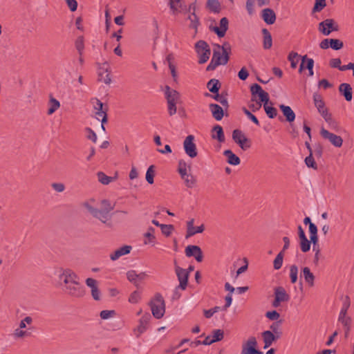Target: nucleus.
<instances>
[{"label":"nucleus","mask_w":354,"mask_h":354,"mask_svg":"<svg viewBox=\"0 0 354 354\" xmlns=\"http://www.w3.org/2000/svg\"><path fill=\"white\" fill-rule=\"evenodd\" d=\"M301 276L304 279L305 282L309 287L314 286L315 277L308 267H304L301 269Z\"/></svg>","instance_id":"obj_27"},{"label":"nucleus","mask_w":354,"mask_h":354,"mask_svg":"<svg viewBox=\"0 0 354 354\" xmlns=\"http://www.w3.org/2000/svg\"><path fill=\"white\" fill-rule=\"evenodd\" d=\"M231 53L232 46L228 41L223 42L222 45L214 44L212 58L207 71H213L218 66L227 64Z\"/></svg>","instance_id":"obj_2"},{"label":"nucleus","mask_w":354,"mask_h":354,"mask_svg":"<svg viewBox=\"0 0 354 354\" xmlns=\"http://www.w3.org/2000/svg\"><path fill=\"white\" fill-rule=\"evenodd\" d=\"M32 322V317L27 316L20 321L19 326L14 330L12 336L15 339H24L30 335L27 326Z\"/></svg>","instance_id":"obj_8"},{"label":"nucleus","mask_w":354,"mask_h":354,"mask_svg":"<svg viewBox=\"0 0 354 354\" xmlns=\"http://www.w3.org/2000/svg\"><path fill=\"white\" fill-rule=\"evenodd\" d=\"M98 181L102 185H109L110 183L115 180V178H111L106 176L104 172L99 171L97 174Z\"/></svg>","instance_id":"obj_38"},{"label":"nucleus","mask_w":354,"mask_h":354,"mask_svg":"<svg viewBox=\"0 0 354 354\" xmlns=\"http://www.w3.org/2000/svg\"><path fill=\"white\" fill-rule=\"evenodd\" d=\"M154 229L149 227L147 231L144 234V244L152 245L155 244L156 236L154 235Z\"/></svg>","instance_id":"obj_36"},{"label":"nucleus","mask_w":354,"mask_h":354,"mask_svg":"<svg viewBox=\"0 0 354 354\" xmlns=\"http://www.w3.org/2000/svg\"><path fill=\"white\" fill-rule=\"evenodd\" d=\"M262 18L268 24H273L276 21V15L270 8H265L262 10Z\"/></svg>","instance_id":"obj_29"},{"label":"nucleus","mask_w":354,"mask_h":354,"mask_svg":"<svg viewBox=\"0 0 354 354\" xmlns=\"http://www.w3.org/2000/svg\"><path fill=\"white\" fill-rule=\"evenodd\" d=\"M301 250L304 252L309 251L310 248V242L306 238L305 239L301 240Z\"/></svg>","instance_id":"obj_57"},{"label":"nucleus","mask_w":354,"mask_h":354,"mask_svg":"<svg viewBox=\"0 0 354 354\" xmlns=\"http://www.w3.org/2000/svg\"><path fill=\"white\" fill-rule=\"evenodd\" d=\"M330 47L334 50H339L343 47V42L337 39H330Z\"/></svg>","instance_id":"obj_53"},{"label":"nucleus","mask_w":354,"mask_h":354,"mask_svg":"<svg viewBox=\"0 0 354 354\" xmlns=\"http://www.w3.org/2000/svg\"><path fill=\"white\" fill-rule=\"evenodd\" d=\"M178 173L187 188L192 189L196 187L197 184L196 177L188 171L187 165L185 162H179Z\"/></svg>","instance_id":"obj_5"},{"label":"nucleus","mask_w":354,"mask_h":354,"mask_svg":"<svg viewBox=\"0 0 354 354\" xmlns=\"http://www.w3.org/2000/svg\"><path fill=\"white\" fill-rule=\"evenodd\" d=\"M165 95L167 102L179 103L180 102V94L175 89L171 88L169 86H165Z\"/></svg>","instance_id":"obj_26"},{"label":"nucleus","mask_w":354,"mask_h":354,"mask_svg":"<svg viewBox=\"0 0 354 354\" xmlns=\"http://www.w3.org/2000/svg\"><path fill=\"white\" fill-rule=\"evenodd\" d=\"M131 250L132 247L131 245H123L120 248H117L110 254V259L113 261H115L122 257L129 254Z\"/></svg>","instance_id":"obj_22"},{"label":"nucleus","mask_w":354,"mask_h":354,"mask_svg":"<svg viewBox=\"0 0 354 354\" xmlns=\"http://www.w3.org/2000/svg\"><path fill=\"white\" fill-rule=\"evenodd\" d=\"M266 316L270 320H277L280 317L279 313L276 310L267 312Z\"/></svg>","instance_id":"obj_60"},{"label":"nucleus","mask_w":354,"mask_h":354,"mask_svg":"<svg viewBox=\"0 0 354 354\" xmlns=\"http://www.w3.org/2000/svg\"><path fill=\"white\" fill-rule=\"evenodd\" d=\"M326 6V0H316L313 11L314 12H319Z\"/></svg>","instance_id":"obj_55"},{"label":"nucleus","mask_w":354,"mask_h":354,"mask_svg":"<svg viewBox=\"0 0 354 354\" xmlns=\"http://www.w3.org/2000/svg\"><path fill=\"white\" fill-rule=\"evenodd\" d=\"M262 338L264 343L263 348H267L276 341V337L274 333L270 330H266L261 333Z\"/></svg>","instance_id":"obj_30"},{"label":"nucleus","mask_w":354,"mask_h":354,"mask_svg":"<svg viewBox=\"0 0 354 354\" xmlns=\"http://www.w3.org/2000/svg\"><path fill=\"white\" fill-rule=\"evenodd\" d=\"M243 111L244 113L248 117V118H250L254 124H256L257 125L259 124V122L254 115H253L250 111H249L245 108H243Z\"/></svg>","instance_id":"obj_59"},{"label":"nucleus","mask_w":354,"mask_h":354,"mask_svg":"<svg viewBox=\"0 0 354 354\" xmlns=\"http://www.w3.org/2000/svg\"><path fill=\"white\" fill-rule=\"evenodd\" d=\"M48 106L49 108L47 112L48 115H52L60 107V103L57 100L50 96L49 99Z\"/></svg>","instance_id":"obj_37"},{"label":"nucleus","mask_w":354,"mask_h":354,"mask_svg":"<svg viewBox=\"0 0 354 354\" xmlns=\"http://www.w3.org/2000/svg\"><path fill=\"white\" fill-rule=\"evenodd\" d=\"M141 299V293L138 291H133L129 297V301L131 304H138Z\"/></svg>","instance_id":"obj_49"},{"label":"nucleus","mask_w":354,"mask_h":354,"mask_svg":"<svg viewBox=\"0 0 354 354\" xmlns=\"http://www.w3.org/2000/svg\"><path fill=\"white\" fill-rule=\"evenodd\" d=\"M211 136L212 139L217 140L220 142L225 141L223 130L220 125H216L213 127Z\"/></svg>","instance_id":"obj_31"},{"label":"nucleus","mask_w":354,"mask_h":354,"mask_svg":"<svg viewBox=\"0 0 354 354\" xmlns=\"http://www.w3.org/2000/svg\"><path fill=\"white\" fill-rule=\"evenodd\" d=\"M288 60L292 68H295L299 62V55L297 53L291 52L288 55Z\"/></svg>","instance_id":"obj_50"},{"label":"nucleus","mask_w":354,"mask_h":354,"mask_svg":"<svg viewBox=\"0 0 354 354\" xmlns=\"http://www.w3.org/2000/svg\"><path fill=\"white\" fill-rule=\"evenodd\" d=\"M263 108H264V110H265L267 115L270 118H274L277 116V109L274 107L269 105L268 103L263 104Z\"/></svg>","instance_id":"obj_45"},{"label":"nucleus","mask_w":354,"mask_h":354,"mask_svg":"<svg viewBox=\"0 0 354 354\" xmlns=\"http://www.w3.org/2000/svg\"><path fill=\"white\" fill-rule=\"evenodd\" d=\"M86 284L90 288L91 291L97 288V281L93 278H87L86 279Z\"/></svg>","instance_id":"obj_58"},{"label":"nucleus","mask_w":354,"mask_h":354,"mask_svg":"<svg viewBox=\"0 0 354 354\" xmlns=\"http://www.w3.org/2000/svg\"><path fill=\"white\" fill-rule=\"evenodd\" d=\"M149 305L153 316L156 319L162 318L165 313V303L160 294L157 293L149 301Z\"/></svg>","instance_id":"obj_4"},{"label":"nucleus","mask_w":354,"mask_h":354,"mask_svg":"<svg viewBox=\"0 0 354 354\" xmlns=\"http://www.w3.org/2000/svg\"><path fill=\"white\" fill-rule=\"evenodd\" d=\"M99 80L109 85L112 82L111 69L108 62H104L98 66Z\"/></svg>","instance_id":"obj_13"},{"label":"nucleus","mask_w":354,"mask_h":354,"mask_svg":"<svg viewBox=\"0 0 354 354\" xmlns=\"http://www.w3.org/2000/svg\"><path fill=\"white\" fill-rule=\"evenodd\" d=\"M93 104L95 118L98 120H101L102 123H106L107 122L106 109L103 108V103L99 100L95 99L93 101Z\"/></svg>","instance_id":"obj_18"},{"label":"nucleus","mask_w":354,"mask_h":354,"mask_svg":"<svg viewBox=\"0 0 354 354\" xmlns=\"http://www.w3.org/2000/svg\"><path fill=\"white\" fill-rule=\"evenodd\" d=\"M232 139L243 150H246L250 147L249 139L239 129L233 131Z\"/></svg>","instance_id":"obj_15"},{"label":"nucleus","mask_w":354,"mask_h":354,"mask_svg":"<svg viewBox=\"0 0 354 354\" xmlns=\"http://www.w3.org/2000/svg\"><path fill=\"white\" fill-rule=\"evenodd\" d=\"M194 137L192 135L187 136L183 142V147L186 154L191 158L197 156L196 145L194 142Z\"/></svg>","instance_id":"obj_17"},{"label":"nucleus","mask_w":354,"mask_h":354,"mask_svg":"<svg viewBox=\"0 0 354 354\" xmlns=\"http://www.w3.org/2000/svg\"><path fill=\"white\" fill-rule=\"evenodd\" d=\"M149 277V274L146 271L138 272L136 270H131L127 272V279L136 287H138L140 283L146 280Z\"/></svg>","instance_id":"obj_12"},{"label":"nucleus","mask_w":354,"mask_h":354,"mask_svg":"<svg viewBox=\"0 0 354 354\" xmlns=\"http://www.w3.org/2000/svg\"><path fill=\"white\" fill-rule=\"evenodd\" d=\"M229 21L226 17H223L219 23V26L210 27L218 37H223L228 29Z\"/></svg>","instance_id":"obj_24"},{"label":"nucleus","mask_w":354,"mask_h":354,"mask_svg":"<svg viewBox=\"0 0 354 354\" xmlns=\"http://www.w3.org/2000/svg\"><path fill=\"white\" fill-rule=\"evenodd\" d=\"M207 6L215 13H218L221 10V3L218 0H207Z\"/></svg>","instance_id":"obj_41"},{"label":"nucleus","mask_w":354,"mask_h":354,"mask_svg":"<svg viewBox=\"0 0 354 354\" xmlns=\"http://www.w3.org/2000/svg\"><path fill=\"white\" fill-rule=\"evenodd\" d=\"M339 92L344 96L346 100L351 101L352 100V88L347 83H342L339 87Z\"/></svg>","instance_id":"obj_34"},{"label":"nucleus","mask_w":354,"mask_h":354,"mask_svg":"<svg viewBox=\"0 0 354 354\" xmlns=\"http://www.w3.org/2000/svg\"><path fill=\"white\" fill-rule=\"evenodd\" d=\"M254 0H247L246 1V9L250 15H252L254 13Z\"/></svg>","instance_id":"obj_64"},{"label":"nucleus","mask_w":354,"mask_h":354,"mask_svg":"<svg viewBox=\"0 0 354 354\" xmlns=\"http://www.w3.org/2000/svg\"><path fill=\"white\" fill-rule=\"evenodd\" d=\"M283 254L280 252L273 261V266L275 270H279L281 268L283 264Z\"/></svg>","instance_id":"obj_47"},{"label":"nucleus","mask_w":354,"mask_h":354,"mask_svg":"<svg viewBox=\"0 0 354 354\" xmlns=\"http://www.w3.org/2000/svg\"><path fill=\"white\" fill-rule=\"evenodd\" d=\"M82 206L91 216L105 224L110 221L111 218L110 212L114 208L113 205L106 199L100 201L97 208V202L93 198L84 201Z\"/></svg>","instance_id":"obj_1"},{"label":"nucleus","mask_w":354,"mask_h":354,"mask_svg":"<svg viewBox=\"0 0 354 354\" xmlns=\"http://www.w3.org/2000/svg\"><path fill=\"white\" fill-rule=\"evenodd\" d=\"M250 91L252 93V101H256V96L259 97V101L257 102L263 103V104L269 102V95L267 92L263 91L261 86L257 84H254L250 87Z\"/></svg>","instance_id":"obj_11"},{"label":"nucleus","mask_w":354,"mask_h":354,"mask_svg":"<svg viewBox=\"0 0 354 354\" xmlns=\"http://www.w3.org/2000/svg\"><path fill=\"white\" fill-rule=\"evenodd\" d=\"M263 47L266 49H269L272 47V40L270 33L267 29L263 30Z\"/></svg>","instance_id":"obj_39"},{"label":"nucleus","mask_w":354,"mask_h":354,"mask_svg":"<svg viewBox=\"0 0 354 354\" xmlns=\"http://www.w3.org/2000/svg\"><path fill=\"white\" fill-rule=\"evenodd\" d=\"M313 101L315 107L317 109L318 112L320 113V115L323 117L324 119L330 115V113L328 112V109L326 107L325 103L322 100L321 95L318 94H314Z\"/></svg>","instance_id":"obj_21"},{"label":"nucleus","mask_w":354,"mask_h":354,"mask_svg":"<svg viewBox=\"0 0 354 354\" xmlns=\"http://www.w3.org/2000/svg\"><path fill=\"white\" fill-rule=\"evenodd\" d=\"M209 109L212 116L216 120L219 121L223 118L224 115L223 109L219 105L216 104H210Z\"/></svg>","instance_id":"obj_32"},{"label":"nucleus","mask_w":354,"mask_h":354,"mask_svg":"<svg viewBox=\"0 0 354 354\" xmlns=\"http://www.w3.org/2000/svg\"><path fill=\"white\" fill-rule=\"evenodd\" d=\"M54 274L57 276L58 285L62 290L75 279H78V276L68 268H57L54 270Z\"/></svg>","instance_id":"obj_3"},{"label":"nucleus","mask_w":354,"mask_h":354,"mask_svg":"<svg viewBox=\"0 0 354 354\" xmlns=\"http://www.w3.org/2000/svg\"><path fill=\"white\" fill-rule=\"evenodd\" d=\"M207 86L210 92L217 93L220 88L219 82L216 79H212L208 82Z\"/></svg>","instance_id":"obj_42"},{"label":"nucleus","mask_w":354,"mask_h":354,"mask_svg":"<svg viewBox=\"0 0 354 354\" xmlns=\"http://www.w3.org/2000/svg\"><path fill=\"white\" fill-rule=\"evenodd\" d=\"M289 300V295L283 287H277L274 289V300L272 302V306L279 307L282 302Z\"/></svg>","instance_id":"obj_19"},{"label":"nucleus","mask_w":354,"mask_h":354,"mask_svg":"<svg viewBox=\"0 0 354 354\" xmlns=\"http://www.w3.org/2000/svg\"><path fill=\"white\" fill-rule=\"evenodd\" d=\"M151 319L149 313H144L138 321V326L134 328L133 332L137 337H139L148 328L149 324Z\"/></svg>","instance_id":"obj_14"},{"label":"nucleus","mask_w":354,"mask_h":354,"mask_svg":"<svg viewBox=\"0 0 354 354\" xmlns=\"http://www.w3.org/2000/svg\"><path fill=\"white\" fill-rule=\"evenodd\" d=\"M169 6L173 15L180 13L183 10L182 0H169Z\"/></svg>","instance_id":"obj_33"},{"label":"nucleus","mask_w":354,"mask_h":354,"mask_svg":"<svg viewBox=\"0 0 354 354\" xmlns=\"http://www.w3.org/2000/svg\"><path fill=\"white\" fill-rule=\"evenodd\" d=\"M51 186L53 189L57 192H62L65 189V185L62 183H54Z\"/></svg>","instance_id":"obj_62"},{"label":"nucleus","mask_w":354,"mask_h":354,"mask_svg":"<svg viewBox=\"0 0 354 354\" xmlns=\"http://www.w3.org/2000/svg\"><path fill=\"white\" fill-rule=\"evenodd\" d=\"M290 278L292 283H295L298 279V267L292 265L290 267Z\"/></svg>","instance_id":"obj_44"},{"label":"nucleus","mask_w":354,"mask_h":354,"mask_svg":"<svg viewBox=\"0 0 354 354\" xmlns=\"http://www.w3.org/2000/svg\"><path fill=\"white\" fill-rule=\"evenodd\" d=\"M75 48L79 55H82L84 49V39L83 36H79L75 42Z\"/></svg>","instance_id":"obj_43"},{"label":"nucleus","mask_w":354,"mask_h":354,"mask_svg":"<svg viewBox=\"0 0 354 354\" xmlns=\"http://www.w3.org/2000/svg\"><path fill=\"white\" fill-rule=\"evenodd\" d=\"M176 104L177 103L167 102L168 113L169 115H174L176 114L177 111Z\"/></svg>","instance_id":"obj_63"},{"label":"nucleus","mask_w":354,"mask_h":354,"mask_svg":"<svg viewBox=\"0 0 354 354\" xmlns=\"http://www.w3.org/2000/svg\"><path fill=\"white\" fill-rule=\"evenodd\" d=\"M346 308L345 309L342 310L340 315H339V320L342 322V324L344 326L348 328V326L351 322V319L349 317L346 316Z\"/></svg>","instance_id":"obj_48"},{"label":"nucleus","mask_w":354,"mask_h":354,"mask_svg":"<svg viewBox=\"0 0 354 354\" xmlns=\"http://www.w3.org/2000/svg\"><path fill=\"white\" fill-rule=\"evenodd\" d=\"M279 109L281 111L283 116L286 118V120L291 124L295 120L296 115L293 110L291 109L290 106L285 105V104H280Z\"/></svg>","instance_id":"obj_28"},{"label":"nucleus","mask_w":354,"mask_h":354,"mask_svg":"<svg viewBox=\"0 0 354 354\" xmlns=\"http://www.w3.org/2000/svg\"><path fill=\"white\" fill-rule=\"evenodd\" d=\"M195 48L199 57L198 63H205L209 59L211 54L208 44L205 41L201 40L196 44Z\"/></svg>","instance_id":"obj_9"},{"label":"nucleus","mask_w":354,"mask_h":354,"mask_svg":"<svg viewBox=\"0 0 354 354\" xmlns=\"http://www.w3.org/2000/svg\"><path fill=\"white\" fill-rule=\"evenodd\" d=\"M155 176V171H154V166L151 165L146 172V180L149 184L153 183V177Z\"/></svg>","instance_id":"obj_51"},{"label":"nucleus","mask_w":354,"mask_h":354,"mask_svg":"<svg viewBox=\"0 0 354 354\" xmlns=\"http://www.w3.org/2000/svg\"><path fill=\"white\" fill-rule=\"evenodd\" d=\"M305 163L308 167H312L315 169L317 168V164L313 157V152H310L309 156L305 158Z\"/></svg>","instance_id":"obj_54"},{"label":"nucleus","mask_w":354,"mask_h":354,"mask_svg":"<svg viewBox=\"0 0 354 354\" xmlns=\"http://www.w3.org/2000/svg\"><path fill=\"white\" fill-rule=\"evenodd\" d=\"M63 291L69 296L75 298H81L86 295V290L78 281V279H75L66 287H64Z\"/></svg>","instance_id":"obj_6"},{"label":"nucleus","mask_w":354,"mask_h":354,"mask_svg":"<svg viewBox=\"0 0 354 354\" xmlns=\"http://www.w3.org/2000/svg\"><path fill=\"white\" fill-rule=\"evenodd\" d=\"M175 272L179 281V287L182 290H185L187 285L189 271L176 265Z\"/></svg>","instance_id":"obj_20"},{"label":"nucleus","mask_w":354,"mask_h":354,"mask_svg":"<svg viewBox=\"0 0 354 354\" xmlns=\"http://www.w3.org/2000/svg\"><path fill=\"white\" fill-rule=\"evenodd\" d=\"M319 31L325 36L339 30V25L333 19H326L318 25Z\"/></svg>","instance_id":"obj_10"},{"label":"nucleus","mask_w":354,"mask_h":354,"mask_svg":"<svg viewBox=\"0 0 354 354\" xmlns=\"http://www.w3.org/2000/svg\"><path fill=\"white\" fill-rule=\"evenodd\" d=\"M160 228L162 230V232L166 236H169L173 230V226L171 225H161Z\"/></svg>","instance_id":"obj_61"},{"label":"nucleus","mask_w":354,"mask_h":354,"mask_svg":"<svg viewBox=\"0 0 354 354\" xmlns=\"http://www.w3.org/2000/svg\"><path fill=\"white\" fill-rule=\"evenodd\" d=\"M324 120L328 124V127L332 130L337 131L339 129V127L338 122L333 118L331 114L326 117V118H324Z\"/></svg>","instance_id":"obj_46"},{"label":"nucleus","mask_w":354,"mask_h":354,"mask_svg":"<svg viewBox=\"0 0 354 354\" xmlns=\"http://www.w3.org/2000/svg\"><path fill=\"white\" fill-rule=\"evenodd\" d=\"M194 219L191 218L187 222V234L186 237L189 238L193 236V233L194 232Z\"/></svg>","instance_id":"obj_56"},{"label":"nucleus","mask_w":354,"mask_h":354,"mask_svg":"<svg viewBox=\"0 0 354 354\" xmlns=\"http://www.w3.org/2000/svg\"><path fill=\"white\" fill-rule=\"evenodd\" d=\"M320 135L335 147H341L343 145V139L341 136L334 134L324 128L320 129Z\"/></svg>","instance_id":"obj_16"},{"label":"nucleus","mask_w":354,"mask_h":354,"mask_svg":"<svg viewBox=\"0 0 354 354\" xmlns=\"http://www.w3.org/2000/svg\"><path fill=\"white\" fill-rule=\"evenodd\" d=\"M224 337V332L221 329H216L212 331V335L207 336L201 343L203 345H210L214 342L222 340Z\"/></svg>","instance_id":"obj_25"},{"label":"nucleus","mask_w":354,"mask_h":354,"mask_svg":"<svg viewBox=\"0 0 354 354\" xmlns=\"http://www.w3.org/2000/svg\"><path fill=\"white\" fill-rule=\"evenodd\" d=\"M116 313L113 310H104L100 312V317L102 319H108L115 317Z\"/></svg>","instance_id":"obj_52"},{"label":"nucleus","mask_w":354,"mask_h":354,"mask_svg":"<svg viewBox=\"0 0 354 354\" xmlns=\"http://www.w3.org/2000/svg\"><path fill=\"white\" fill-rule=\"evenodd\" d=\"M187 19L190 21L189 28L195 29L197 31V28L199 25V20L198 17L194 12L189 13Z\"/></svg>","instance_id":"obj_40"},{"label":"nucleus","mask_w":354,"mask_h":354,"mask_svg":"<svg viewBox=\"0 0 354 354\" xmlns=\"http://www.w3.org/2000/svg\"><path fill=\"white\" fill-rule=\"evenodd\" d=\"M224 156L227 158V162L232 165H238L240 164V158L235 155L231 150L224 151Z\"/></svg>","instance_id":"obj_35"},{"label":"nucleus","mask_w":354,"mask_h":354,"mask_svg":"<svg viewBox=\"0 0 354 354\" xmlns=\"http://www.w3.org/2000/svg\"><path fill=\"white\" fill-rule=\"evenodd\" d=\"M185 254L187 257H194L198 262L203 261V252L200 247L197 245H188L185 248Z\"/></svg>","instance_id":"obj_23"},{"label":"nucleus","mask_w":354,"mask_h":354,"mask_svg":"<svg viewBox=\"0 0 354 354\" xmlns=\"http://www.w3.org/2000/svg\"><path fill=\"white\" fill-rule=\"evenodd\" d=\"M241 354H263V352L258 349V342L256 337L250 336L243 341Z\"/></svg>","instance_id":"obj_7"}]
</instances>
